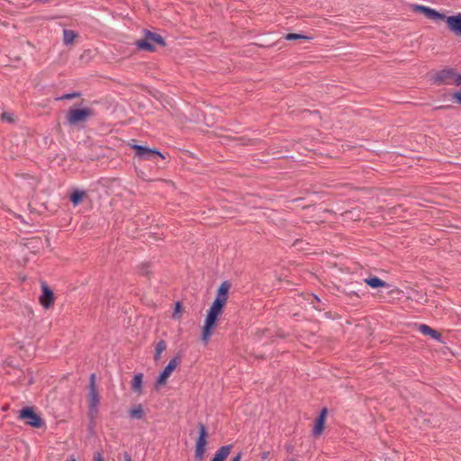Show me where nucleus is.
<instances>
[{
	"label": "nucleus",
	"instance_id": "27",
	"mask_svg": "<svg viewBox=\"0 0 461 461\" xmlns=\"http://www.w3.org/2000/svg\"><path fill=\"white\" fill-rule=\"evenodd\" d=\"M454 83H455L456 86H461V75H456V74H455V77H454Z\"/></svg>",
	"mask_w": 461,
	"mask_h": 461
},
{
	"label": "nucleus",
	"instance_id": "1",
	"mask_svg": "<svg viewBox=\"0 0 461 461\" xmlns=\"http://www.w3.org/2000/svg\"><path fill=\"white\" fill-rule=\"evenodd\" d=\"M230 287V285L228 282H223L220 285L216 298L207 312L201 336V339L204 345L208 344L212 335V330L218 325L219 317L221 315L223 307L228 299Z\"/></svg>",
	"mask_w": 461,
	"mask_h": 461
},
{
	"label": "nucleus",
	"instance_id": "31",
	"mask_svg": "<svg viewBox=\"0 0 461 461\" xmlns=\"http://www.w3.org/2000/svg\"><path fill=\"white\" fill-rule=\"evenodd\" d=\"M124 461H131L130 455L127 453L124 454Z\"/></svg>",
	"mask_w": 461,
	"mask_h": 461
},
{
	"label": "nucleus",
	"instance_id": "30",
	"mask_svg": "<svg viewBox=\"0 0 461 461\" xmlns=\"http://www.w3.org/2000/svg\"><path fill=\"white\" fill-rule=\"evenodd\" d=\"M2 116H3V119L7 120V121H9V122H13V121H14V120H13V118H12V116H11L10 114L3 113V115H2Z\"/></svg>",
	"mask_w": 461,
	"mask_h": 461
},
{
	"label": "nucleus",
	"instance_id": "6",
	"mask_svg": "<svg viewBox=\"0 0 461 461\" xmlns=\"http://www.w3.org/2000/svg\"><path fill=\"white\" fill-rule=\"evenodd\" d=\"M99 404V396L95 389V375L92 374L90 377V391H89V408L90 411L94 412L97 411Z\"/></svg>",
	"mask_w": 461,
	"mask_h": 461
},
{
	"label": "nucleus",
	"instance_id": "19",
	"mask_svg": "<svg viewBox=\"0 0 461 461\" xmlns=\"http://www.w3.org/2000/svg\"><path fill=\"white\" fill-rule=\"evenodd\" d=\"M85 196H86V192L80 191V190H76L70 195V200L73 203V204L75 206H77V204H79L81 203V201L83 200V198Z\"/></svg>",
	"mask_w": 461,
	"mask_h": 461
},
{
	"label": "nucleus",
	"instance_id": "4",
	"mask_svg": "<svg viewBox=\"0 0 461 461\" xmlns=\"http://www.w3.org/2000/svg\"><path fill=\"white\" fill-rule=\"evenodd\" d=\"M93 115L94 112L90 108L71 109L67 114V119L69 124L77 125L80 122H85Z\"/></svg>",
	"mask_w": 461,
	"mask_h": 461
},
{
	"label": "nucleus",
	"instance_id": "7",
	"mask_svg": "<svg viewBox=\"0 0 461 461\" xmlns=\"http://www.w3.org/2000/svg\"><path fill=\"white\" fill-rule=\"evenodd\" d=\"M412 9L415 12L422 13L426 17H428L429 19H431L433 21H438V20L445 21V19H446V16L444 14L438 13L435 9H432V8H429V7H427L424 5H413Z\"/></svg>",
	"mask_w": 461,
	"mask_h": 461
},
{
	"label": "nucleus",
	"instance_id": "14",
	"mask_svg": "<svg viewBox=\"0 0 461 461\" xmlns=\"http://www.w3.org/2000/svg\"><path fill=\"white\" fill-rule=\"evenodd\" d=\"M364 282L371 286L372 288H379V287H385L387 285L384 281L380 279L377 276H371L368 278H366Z\"/></svg>",
	"mask_w": 461,
	"mask_h": 461
},
{
	"label": "nucleus",
	"instance_id": "20",
	"mask_svg": "<svg viewBox=\"0 0 461 461\" xmlns=\"http://www.w3.org/2000/svg\"><path fill=\"white\" fill-rule=\"evenodd\" d=\"M145 36L148 37V39L151 41L152 44L157 43L159 45H165L163 38L158 34H155L150 32H146Z\"/></svg>",
	"mask_w": 461,
	"mask_h": 461
},
{
	"label": "nucleus",
	"instance_id": "23",
	"mask_svg": "<svg viewBox=\"0 0 461 461\" xmlns=\"http://www.w3.org/2000/svg\"><path fill=\"white\" fill-rule=\"evenodd\" d=\"M130 415L133 419H141L143 416V408L140 404L135 406L130 411Z\"/></svg>",
	"mask_w": 461,
	"mask_h": 461
},
{
	"label": "nucleus",
	"instance_id": "32",
	"mask_svg": "<svg viewBox=\"0 0 461 461\" xmlns=\"http://www.w3.org/2000/svg\"><path fill=\"white\" fill-rule=\"evenodd\" d=\"M240 458H241V456H240V454H239L238 456L233 457L231 461H240Z\"/></svg>",
	"mask_w": 461,
	"mask_h": 461
},
{
	"label": "nucleus",
	"instance_id": "15",
	"mask_svg": "<svg viewBox=\"0 0 461 461\" xmlns=\"http://www.w3.org/2000/svg\"><path fill=\"white\" fill-rule=\"evenodd\" d=\"M143 375L138 374L134 375L131 381V388L134 392L140 393L142 392Z\"/></svg>",
	"mask_w": 461,
	"mask_h": 461
},
{
	"label": "nucleus",
	"instance_id": "12",
	"mask_svg": "<svg viewBox=\"0 0 461 461\" xmlns=\"http://www.w3.org/2000/svg\"><path fill=\"white\" fill-rule=\"evenodd\" d=\"M419 330L423 334V335H426V336H430L431 338H433L434 339L436 340H440V338H441V335L439 332H438L437 330L431 329L429 326L426 325V324H420L419 326Z\"/></svg>",
	"mask_w": 461,
	"mask_h": 461
},
{
	"label": "nucleus",
	"instance_id": "3",
	"mask_svg": "<svg viewBox=\"0 0 461 461\" xmlns=\"http://www.w3.org/2000/svg\"><path fill=\"white\" fill-rule=\"evenodd\" d=\"M181 358L180 357H173L167 366L164 368V370L161 372V374L158 376L155 387L157 390L160 389L162 386H164L167 383V379L172 375V373L176 370V368L180 365Z\"/></svg>",
	"mask_w": 461,
	"mask_h": 461
},
{
	"label": "nucleus",
	"instance_id": "24",
	"mask_svg": "<svg viewBox=\"0 0 461 461\" xmlns=\"http://www.w3.org/2000/svg\"><path fill=\"white\" fill-rule=\"evenodd\" d=\"M182 312V304L178 302L175 305V310L173 312V318L179 320L180 319V313Z\"/></svg>",
	"mask_w": 461,
	"mask_h": 461
},
{
	"label": "nucleus",
	"instance_id": "17",
	"mask_svg": "<svg viewBox=\"0 0 461 461\" xmlns=\"http://www.w3.org/2000/svg\"><path fill=\"white\" fill-rule=\"evenodd\" d=\"M455 73L452 69H444L438 74V79L441 82L449 83L448 80L454 78Z\"/></svg>",
	"mask_w": 461,
	"mask_h": 461
},
{
	"label": "nucleus",
	"instance_id": "28",
	"mask_svg": "<svg viewBox=\"0 0 461 461\" xmlns=\"http://www.w3.org/2000/svg\"><path fill=\"white\" fill-rule=\"evenodd\" d=\"M94 461H104L102 454L99 452L95 453Z\"/></svg>",
	"mask_w": 461,
	"mask_h": 461
},
{
	"label": "nucleus",
	"instance_id": "34",
	"mask_svg": "<svg viewBox=\"0 0 461 461\" xmlns=\"http://www.w3.org/2000/svg\"><path fill=\"white\" fill-rule=\"evenodd\" d=\"M288 461H295V460H294V459H293V458H291V459H289Z\"/></svg>",
	"mask_w": 461,
	"mask_h": 461
},
{
	"label": "nucleus",
	"instance_id": "25",
	"mask_svg": "<svg viewBox=\"0 0 461 461\" xmlns=\"http://www.w3.org/2000/svg\"><path fill=\"white\" fill-rule=\"evenodd\" d=\"M453 98L457 104H461V91L454 93Z\"/></svg>",
	"mask_w": 461,
	"mask_h": 461
},
{
	"label": "nucleus",
	"instance_id": "29",
	"mask_svg": "<svg viewBox=\"0 0 461 461\" xmlns=\"http://www.w3.org/2000/svg\"><path fill=\"white\" fill-rule=\"evenodd\" d=\"M77 95H78V94H76V93H74V94H67V95H63L62 97H60V99H71V98L76 97Z\"/></svg>",
	"mask_w": 461,
	"mask_h": 461
},
{
	"label": "nucleus",
	"instance_id": "26",
	"mask_svg": "<svg viewBox=\"0 0 461 461\" xmlns=\"http://www.w3.org/2000/svg\"><path fill=\"white\" fill-rule=\"evenodd\" d=\"M269 456H270V452L269 451H264V452H262L260 454V457H261L262 461L267 459Z\"/></svg>",
	"mask_w": 461,
	"mask_h": 461
},
{
	"label": "nucleus",
	"instance_id": "16",
	"mask_svg": "<svg viewBox=\"0 0 461 461\" xmlns=\"http://www.w3.org/2000/svg\"><path fill=\"white\" fill-rule=\"evenodd\" d=\"M167 343L165 340H159L155 347L154 360L158 361L161 357V354L166 350Z\"/></svg>",
	"mask_w": 461,
	"mask_h": 461
},
{
	"label": "nucleus",
	"instance_id": "13",
	"mask_svg": "<svg viewBox=\"0 0 461 461\" xmlns=\"http://www.w3.org/2000/svg\"><path fill=\"white\" fill-rule=\"evenodd\" d=\"M231 446H223L217 450L212 461H224L230 453Z\"/></svg>",
	"mask_w": 461,
	"mask_h": 461
},
{
	"label": "nucleus",
	"instance_id": "8",
	"mask_svg": "<svg viewBox=\"0 0 461 461\" xmlns=\"http://www.w3.org/2000/svg\"><path fill=\"white\" fill-rule=\"evenodd\" d=\"M448 28L457 35H461V14L446 16L445 19Z\"/></svg>",
	"mask_w": 461,
	"mask_h": 461
},
{
	"label": "nucleus",
	"instance_id": "21",
	"mask_svg": "<svg viewBox=\"0 0 461 461\" xmlns=\"http://www.w3.org/2000/svg\"><path fill=\"white\" fill-rule=\"evenodd\" d=\"M77 37V33L72 30H64L63 31V41L65 44H70L74 41Z\"/></svg>",
	"mask_w": 461,
	"mask_h": 461
},
{
	"label": "nucleus",
	"instance_id": "22",
	"mask_svg": "<svg viewBox=\"0 0 461 461\" xmlns=\"http://www.w3.org/2000/svg\"><path fill=\"white\" fill-rule=\"evenodd\" d=\"M285 39L287 41H294V40H305L311 41L312 40V36L299 34V33H288L285 36Z\"/></svg>",
	"mask_w": 461,
	"mask_h": 461
},
{
	"label": "nucleus",
	"instance_id": "10",
	"mask_svg": "<svg viewBox=\"0 0 461 461\" xmlns=\"http://www.w3.org/2000/svg\"><path fill=\"white\" fill-rule=\"evenodd\" d=\"M326 416H327V409L324 408V409H322L320 415L318 416V418L315 420V424H314V428H313V434L315 436H320L322 433V431L324 429Z\"/></svg>",
	"mask_w": 461,
	"mask_h": 461
},
{
	"label": "nucleus",
	"instance_id": "33",
	"mask_svg": "<svg viewBox=\"0 0 461 461\" xmlns=\"http://www.w3.org/2000/svg\"><path fill=\"white\" fill-rule=\"evenodd\" d=\"M68 461H77V460L74 457H70Z\"/></svg>",
	"mask_w": 461,
	"mask_h": 461
},
{
	"label": "nucleus",
	"instance_id": "11",
	"mask_svg": "<svg viewBox=\"0 0 461 461\" xmlns=\"http://www.w3.org/2000/svg\"><path fill=\"white\" fill-rule=\"evenodd\" d=\"M40 301L45 308H49L53 303V293L45 285L43 286V294L41 296Z\"/></svg>",
	"mask_w": 461,
	"mask_h": 461
},
{
	"label": "nucleus",
	"instance_id": "18",
	"mask_svg": "<svg viewBox=\"0 0 461 461\" xmlns=\"http://www.w3.org/2000/svg\"><path fill=\"white\" fill-rule=\"evenodd\" d=\"M136 44H137L138 48L140 49V50H149V51H153L154 50L153 44L148 39L147 36H145V39H143V40H139L136 42Z\"/></svg>",
	"mask_w": 461,
	"mask_h": 461
},
{
	"label": "nucleus",
	"instance_id": "2",
	"mask_svg": "<svg viewBox=\"0 0 461 461\" xmlns=\"http://www.w3.org/2000/svg\"><path fill=\"white\" fill-rule=\"evenodd\" d=\"M199 436L195 441L194 457L196 461H203L206 452V446L208 444V433L204 424H198Z\"/></svg>",
	"mask_w": 461,
	"mask_h": 461
},
{
	"label": "nucleus",
	"instance_id": "9",
	"mask_svg": "<svg viewBox=\"0 0 461 461\" xmlns=\"http://www.w3.org/2000/svg\"><path fill=\"white\" fill-rule=\"evenodd\" d=\"M132 149L136 150V155L141 158H150L152 156L157 155L159 157L163 156L157 150L151 149L147 147L140 146V145H133Z\"/></svg>",
	"mask_w": 461,
	"mask_h": 461
},
{
	"label": "nucleus",
	"instance_id": "5",
	"mask_svg": "<svg viewBox=\"0 0 461 461\" xmlns=\"http://www.w3.org/2000/svg\"><path fill=\"white\" fill-rule=\"evenodd\" d=\"M19 418L33 428H41L43 425L42 420L33 411L32 408L26 407L22 409Z\"/></svg>",
	"mask_w": 461,
	"mask_h": 461
}]
</instances>
